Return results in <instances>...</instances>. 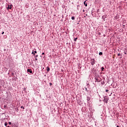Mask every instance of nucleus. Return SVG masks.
I'll list each match as a JSON object with an SVG mask.
<instances>
[{
    "instance_id": "1",
    "label": "nucleus",
    "mask_w": 127,
    "mask_h": 127,
    "mask_svg": "<svg viewBox=\"0 0 127 127\" xmlns=\"http://www.w3.org/2000/svg\"><path fill=\"white\" fill-rule=\"evenodd\" d=\"M103 102H104V103H106V104H108V102H109V96H104Z\"/></svg>"
},
{
    "instance_id": "2",
    "label": "nucleus",
    "mask_w": 127,
    "mask_h": 127,
    "mask_svg": "<svg viewBox=\"0 0 127 127\" xmlns=\"http://www.w3.org/2000/svg\"><path fill=\"white\" fill-rule=\"evenodd\" d=\"M90 63H91L92 66H94V65H95V64H96V61L94 59H91L90 60Z\"/></svg>"
},
{
    "instance_id": "3",
    "label": "nucleus",
    "mask_w": 127,
    "mask_h": 127,
    "mask_svg": "<svg viewBox=\"0 0 127 127\" xmlns=\"http://www.w3.org/2000/svg\"><path fill=\"white\" fill-rule=\"evenodd\" d=\"M27 72L28 74H33V72H32V69H31V68H28L27 69Z\"/></svg>"
},
{
    "instance_id": "4",
    "label": "nucleus",
    "mask_w": 127,
    "mask_h": 127,
    "mask_svg": "<svg viewBox=\"0 0 127 127\" xmlns=\"http://www.w3.org/2000/svg\"><path fill=\"white\" fill-rule=\"evenodd\" d=\"M35 50V51H34ZM37 53V51H36V49H34V50H33L32 51V54L35 56V54Z\"/></svg>"
},
{
    "instance_id": "5",
    "label": "nucleus",
    "mask_w": 127,
    "mask_h": 127,
    "mask_svg": "<svg viewBox=\"0 0 127 127\" xmlns=\"http://www.w3.org/2000/svg\"><path fill=\"white\" fill-rule=\"evenodd\" d=\"M107 16H108L107 14L102 16V18L103 19V21H106V18H107Z\"/></svg>"
},
{
    "instance_id": "6",
    "label": "nucleus",
    "mask_w": 127,
    "mask_h": 127,
    "mask_svg": "<svg viewBox=\"0 0 127 127\" xmlns=\"http://www.w3.org/2000/svg\"><path fill=\"white\" fill-rule=\"evenodd\" d=\"M50 71V67L49 66H47L46 67V74H47V73H49V71Z\"/></svg>"
},
{
    "instance_id": "7",
    "label": "nucleus",
    "mask_w": 127,
    "mask_h": 127,
    "mask_svg": "<svg viewBox=\"0 0 127 127\" xmlns=\"http://www.w3.org/2000/svg\"><path fill=\"white\" fill-rule=\"evenodd\" d=\"M77 104L79 105V106H82V105H83V102H82V101H81L80 100H78Z\"/></svg>"
},
{
    "instance_id": "8",
    "label": "nucleus",
    "mask_w": 127,
    "mask_h": 127,
    "mask_svg": "<svg viewBox=\"0 0 127 127\" xmlns=\"http://www.w3.org/2000/svg\"><path fill=\"white\" fill-rule=\"evenodd\" d=\"M12 6V4H11L10 5L8 4V6L7 7V10H8L9 9H11Z\"/></svg>"
},
{
    "instance_id": "9",
    "label": "nucleus",
    "mask_w": 127,
    "mask_h": 127,
    "mask_svg": "<svg viewBox=\"0 0 127 127\" xmlns=\"http://www.w3.org/2000/svg\"><path fill=\"white\" fill-rule=\"evenodd\" d=\"M115 19H119L120 18V15L117 14L116 16H115Z\"/></svg>"
},
{
    "instance_id": "10",
    "label": "nucleus",
    "mask_w": 127,
    "mask_h": 127,
    "mask_svg": "<svg viewBox=\"0 0 127 127\" xmlns=\"http://www.w3.org/2000/svg\"><path fill=\"white\" fill-rule=\"evenodd\" d=\"M81 111L82 112L85 113V112H86V107H82Z\"/></svg>"
},
{
    "instance_id": "11",
    "label": "nucleus",
    "mask_w": 127,
    "mask_h": 127,
    "mask_svg": "<svg viewBox=\"0 0 127 127\" xmlns=\"http://www.w3.org/2000/svg\"><path fill=\"white\" fill-rule=\"evenodd\" d=\"M86 1H87V0H85V1L83 2V3H84L85 6H88V4H87Z\"/></svg>"
},
{
    "instance_id": "12",
    "label": "nucleus",
    "mask_w": 127,
    "mask_h": 127,
    "mask_svg": "<svg viewBox=\"0 0 127 127\" xmlns=\"http://www.w3.org/2000/svg\"><path fill=\"white\" fill-rule=\"evenodd\" d=\"M95 82H100V80H99V78L95 77Z\"/></svg>"
},
{
    "instance_id": "13",
    "label": "nucleus",
    "mask_w": 127,
    "mask_h": 127,
    "mask_svg": "<svg viewBox=\"0 0 127 127\" xmlns=\"http://www.w3.org/2000/svg\"><path fill=\"white\" fill-rule=\"evenodd\" d=\"M91 100V97L87 96V102H89Z\"/></svg>"
},
{
    "instance_id": "14",
    "label": "nucleus",
    "mask_w": 127,
    "mask_h": 127,
    "mask_svg": "<svg viewBox=\"0 0 127 127\" xmlns=\"http://www.w3.org/2000/svg\"><path fill=\"white\" fill-rule=\"evenodd\" d=\"M99 55L100 56H102V55H103V52H99Z\"/></svg>"
},
{
    "instance_id": "15",
    "label": "nucleus",
    "mask_w": 127,
    "mask_h": 127,
    "mask_svg": "<svg viewBox=\"0 0 127 127\" xmlns=\"http://www.w3.org/2000/svg\"><path fill=\"white\" fill-rule=\"evenodd\" d=\"M104 70H105V67H104V66H102L101 67V71L103 72L104 71Z\"/></svg>"
},
{
    "instance_id": "16",
    "label": "nucleus",
    "mask_w": 127,
    "mask_h": 127,
    "mask_svg": "<svg viewBox=\"0 0 127 127\" xmlns=\"http://www.w3.org/2000/svg\"><path fill=\"white\" fill-rule=\"evenodd\" d=\"M7 125H8V124H7V122H5V123H4V126H5V127H7Z\"/></svg>"
},
{
    "instance_id": "17",
    "label": "nucleus",
    "mask_w": 127,
    "mask_h": 127,
    "mask_svg": "<svg viewBox=\"0 0 127 127\" xmlns=\"http://www.w3.org/2000/svg\"><path fill=\"white\" fill-rule=\"evenodd\" d=\"M15 111H16V112H17V113H18V108H16L15 109Z\"/></svg>"
},
{
    "instance_id": "18",
    "label": "nucleus",
    "mask_w": 127,
    "mask_h": 127,
    "mask_svg": "<svg viewBox=\"0 0 127 127\" xmlns=\"http://www.w3.org/2000/svg\"><path fill=\"white\" fill-rule=\"evenodd\" d=\"M71 19H72V20H75V17L74 16H72L71 17Z\"/></svg>"
},
{
    "instance_id": "19",
    "label": "nucleus",
    "mask_w": 127,
    "mask_h": 127,
    "mask_svg": "<svg viewBox=\"0 0 127 127\" xmlns=\"http://www.w3.org/2000/svg\"><path fill=\"white\" fill-rule=\"evenodd\" d=\"M43 59H44V60H45V59H46V55H44V56L43 57Z\"/></svg>"
},
{
    "instance_id": "20",
    "label": "nucleus",
    "mask_w": 127,
    "mask_h": 127,
    "mask_svg": "<svg viewBox=\"0 0 127 127\" xmlns=\"http://www.w3.org/2000/svg\"><path fill=\"white\" fill-rule=\"evenodd\" d=\"M77 39H78V38H77V37L74 38V41H75V42L77 41Z\"/></svg>"
},
{
    "instance_id": "21",
    "label": "nucleus",
    "mask_w": 127,
    "mask_h": 127,
    "mask_svg": "<svg viewBox=\"0 0 127 127\" xmlns=\"http://www.w3.org/2000/svg\"><path fill=\"white\" fill-rule=\"evenodd\" d=\"M85 89V91L86 92H89V90H88V89H87V87H84Z\"/></svg>"
},
{
    "instance_id": "22",
    "label": "nucleus",
    "mask_w": 127,
    "mask_h": 127,
    "mask_svg": "<svg viewBox=\"0 0 127 127\" xmlns=\"http://www.w3.org/2000/svg\"><path fill=\"white\" fill-rule=\"evenodd\" d=\"M76 101L77 102H78V101H80V97L76 98Z\"/></svg>"
},
{
    "instance_id": "23",
    "label": "nucleus",
    "mask_w": 127,
    "mask_h": 127,
    "mask_svg": "<svg viewBox=\"0 0 127 127\" xmlns=\"http://www.w3.org/2000/svg\"><path fill=\"white\" fill-rule=\"evenodd\" d=\"M53 84H52V83L50 82V86L51 87V86H53Z\"/></svg>"
},
{
    "instance_id": "24",
    "label": "nucleus",
    "mask_w": 127,
    "mask_h": 127,
    "mask_svg": "<svg viewBox=\"0 0 127 127\" xmlns=\"http://www.w3.org/2000/svg\"><path fill=\"white\" fill-rule=\"evenodd\" d=\"M35 58H37V57H38V55H36L35 56Z\"/></svg>"
},
{
    "instance_id": "25",
    "label": "nucleus",
    "mask_w": 127,
    "mask_h": 127,
    "mask_svg": "<svg viewBox=\"0 0 127 127\" xmlns=\"http://www.w3.org/2000/svg\"><path fill=\"white\" fill-rule=\"evenodd\" d=\"M105 92H106V93H108V92H109V90L108 89H106Z\"/></svg>"
},
{
    "instance_id": "26",
    "label": "nucleus",
    "mask_w": 127,
    "mask_h": 127,
    "mask_svg": "<svg viewBox=\"0 0 127 127\" xmlns=\"http://www.w3.org/2000/svg\"><path fill=\"white\" fill-rule=\"evenodd\" d=\"M21 109H23V110H24V107L23 106H21Z\"/></svg>"
},
{
    "instance_id": "27",
    "label": "nucleus",
    "mask_w": 127,
    "mask_h": 127,
    "mask_svg": "<svg viewBox=\"0 0 127 127\" xmlns=\"http://www.w3.org/2000/svg\"><path fill=\"white\" fill-rule=\"evenodd\" d=\"M97 12H100V9L97 10Z\"/></svg>"
},
{
    "instance_id": "28",
    "label": "nucleus",
    "mask_w": 127,
    "mask_h": 127,
    "mask_svg": "<svg viewBox=\"0 0 127 127\" xmlns=\"http://www.w3.org/2000/svg\"><path fill=\"white\" fill-rule=\"evenodd\" d=\"M118 56H122V55H121V54L119 53V54H118Z\"/></svg>"
},
{
    "instance_id": "29",
    "label": "nucleus",
    "mask_w": 127,
    "mask_h": 127,
    "mask_svg": "<svg viewBox=\"0 0 127 127\" xmlns=\"http://www.w3.org/2000/svg\"><path fill=\"white\" fill-rule=\"evenodd\" d=\"M6 107H7L6 105H4V106H3V108H4V109H5V108H6Z\"/></svg>"
},
{
    "instance_id": "30",
    "label": "nucleus",
    "mask_w": 127,
    "mask_h": 127,
    "mask_svg": "<svg viewBox=\"0 0 127 127\" xmlns=\"http://www.w3.org/2000/svg\"><path fill=\"white\" fill-rule=\"evenodd\" d=\"M11 76H14V73L13 72L11 73Z\"/></svg>"
},
{
    "instance_id": "31",
    "label": "nucleus",
    "mask_w": 127,
    "mask_h": 127,
    "mask_svg": "<svg viewBox=\"0 0 127 127\" xmlns=\"http://www.w3.org/2000/svg\"><path fill=\"white\" fill-rule=\"evenodd\" d=\"M8 125H11V122H8Z\"/></svg>"
},
{
    "instance_id": "32",
    "label": "nucleus",
    "mask_w": 127,
    "mask_h": 127,
    "mask_svg": "<svg viewBox=\"0 0 127 127\" xmlns=\"http://www.w3.org/2000/svg\"><path fill=\"white\" fill-rule=\"evenodd\" d=\"M42 55H45V53L44 52L42 53Z\"/></svg>"
},
{
    "instance_id": "33",
    "label": "nucleus",
    "mask_w": 127,
    "mask_h": 127,
    "mask_svg": "<svg viewBox=\"0 0 127 127\" xmlns=\"http://www.w3.org/2000/svg\"><path fill=\"white\" fill-rule=\"evenodd\" d=\"M35 60H36V61H37V60H38L37 59V58H35Z\"/></svg>"
},
{
    "instance_id": "34",
    "label": "nucleus",
    "mask_w": 127,
    "mask_h": 127,
    "mask_svg": "<svg viewBox=\"0 0 127 127\" xmlns=\"http://www.w3.org/2000/svg\"><path fill=\"white\" fill-rule=\"evenodd\" d=\"M92 70H93V71H96V69H95V68H93L92 69Z\"/></svg>"
},
{
    "instance_id": "35",
    "label": "nucleus",
    "mask_w": 127,
    "mask_h": 127,
    "mask_svg": "<svg viewBox=\"0 0 127 127\" xmlns=\"http://www.w3.org/2000/svg\"><path fill=\"white\" fill-rule=\"evenodd\" d=\"M124 54H125V55H127V52H124Z\"/></svg>"
},
{
    "instance_id": "36",
    "label": "nucleus",
    "mask_w": 127,
    "mask_h": 127,
    "mask_svg": "<svg viewBox=\"0 0 127 127\" xmlns=\"http://www.w3.org/2000/svg\"><path fill=\"white\" fill-rule=\"evenodd\" d=\"M1 34H4V32H2Z\"/></svg>"
},
{
    "instance_id": "37",
    "label": "nucleus",
    "mask_w": 127,
    "mask_h": 127,
    "mask_svg": "<svg viewBox=\"0 0 127 127\" xmlns=\"http://www.w3.org/2000/svg\"><path fill=\"white\" fill-rule=\"evenodd\" d=\"M125 26H126V25H123V28H125Z\"/></svg>"
},
{
    "instance_id": "38",
    "label": "nucleus",
    "mask_w": 127,
    "mask_h": 127,
    "mask_svg": "<svg viewBox=\"0 0 127 127\" xmlns=\"http://www.w3.org/2000/svg\"><path fill=\"white\" fill-rule=\"evenodd\" d=\"M4 51H6V49H4Z\"/></svg>"
},
{
    "instance_id": "39",
    "label": "nucleus",
    "mask_w": 127,
    "mask_h": 127,
    "mask_svg": "<svg viewBox=\"0 0 127 127\" xmlns=\"http://www.w3.org/2000/svg\"><path fill=\"white\" fill-rule=\"evenodd\" d=\"M83 12H85V10L84 9L83 10Z\"/></svg>"
},
{
    "instance_id": "40",
    "label": "nucleus",
    "mask_w": 127,
    "mask_h": 127,
    "mask_svg": "<svg viewBox=\"0 0 127 127\" xmlns=\"http://www.w3.org/2000/svg\"><path fill=\"white\" fill-rule=\"evenodd\" d=\"M80 6V5H77V7H79Z\"/></svg>"
},
{
    "instance_id": "41",
    "label": "nucleus",
    "mask_w": 127,
    "mask_h": 127,
    "mask_svg": "<svg viewBox=\"0 0 127 127\" xmlns=\"http://www.w3.org/2000/svg\"><path fill=\"white\" fill-rule=\"evenodd\" d=\"M117 127H120V126L117 125Z\"/></svg>"
},
{
    "instance_id": "42",
    "label": "nucleus",
    "mask_w": 127,
    "mask_h": 127,
    "mask_svg": "<svg viewBox=\"0 0 127 127\" xmlns=\"http://www.w3.org/2000/svg\"><path fill=\"white\" fill-rule=\"evenodd\" d=\"M6 127H9V126H7Z\"/></svg>"
},
{
    "instance_id": "43",
    "label": "nucleus",
    "mask_w": 127,
    "mask_h": 127,
    "mask_svg": "<svg viewBox=\"0 0 127 127\" xmlns=\"http://www.w3.org/2000/svg\"><path fill=\"white\" fill-rule=\"evenodd\" d=\"M40 57H42V56H40Z\"/></svg>"
},
{
    "instance_id": "44",
    "label": "nucleus",
    "mask_w": 127,
    "mask_h": 127,
    "mask_svg": "<svg viewBox=\"0 0 127 127\" xmlns=\"http://www.w3.org/2000/svg\"><path fill=\"white\" fill-rule=\"evenodd\" d=\"M122 57H120V59H122Z\"/></svg>"
},
{
    "instance_id": "45",
    "label": "nucleus",
    "mask_w": 127,
    "mask_h": 127,
    "mask_svg": "<svg viewBox=\"0 0 127 127\" xmlns=\"http://www.w3.org/2000/svg\"><path fill=\"white\" fill-rule=\"evenodd\" d=\"M92 14L93 15V12H92Z\"/></svg>"
},
{
    "instance_id": "46",
    "label": "nucleus",
    "mask_w": 127,
    "mask_h": 127,
    "mask_svg": "<svg viewBox=\"0 0 127 127\" xmlns=\"http://www.w3.org/2000/svg\"><path fill=\"white\" fill-rule=\"evenodd\" d=\"M105 68H107V66H105Z\"/></svg>"
},
{
    "instance_id": "47",
    "label": "nucleus",
    "mask_w": 127,
    "mask_h": 127,
    "mask_svg": "<svg viewBox=\"0 0 127 127\" xmlns=\"http://www.w3.org/2000/svg\"><path fill=\"white\" fill-rule=\"evenodd\" d=\"M77 24H79V23H77Z\"/></svg>"
}]
</instances>
